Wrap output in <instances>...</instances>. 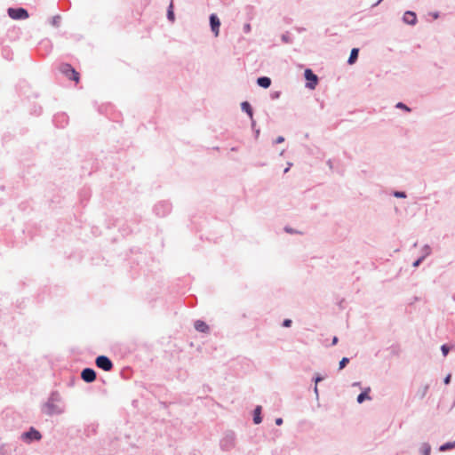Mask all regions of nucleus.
<instances>
[{
  "label": "nucleus",
  "instance_id": "nucleus-10",
  "mask_svg": "<svg viewBox=\"0 0 455 455\" xmlns=\"http://www.w3.org/2000/svg\"><path fill=\"white\" fill-rule=\"evenodd\" d=\"M81 379L86 383H92L96 379V371L92 368H84L81 372Z\"/></svg>",
  "mask_w": 455,
  "mask_h": 455
},
{
  "label": "nucleus",
  "instance_id": "nucleus-42",
  "mask_svg": "<svg viewBox=\"0 0 455 455\" xmlns=\"http://www.w3.org/2000/svg\"><path fill=\"white\" fill-rule=\"evenodd\" d=\"M383 0H377L375 4H372V7L378 6Z\"/></svg>",
  "mask_w": 455,
  "mask_h": 455
},
{
  "label": "nucleus",
  "instance_id": "nucleus-19",
  "mask_svg": "<svg viewBox=\"0 0 455 455\" xmlns=\"http://www.w3.org/2000/svg\"><path fill=\"white\" fill-rule=\"evenodd\" d=\"M455 449V441L447 442L439 447V451L442 452Z\"/></svg>",
  "mask_w": 455,
  "mask_h": 455
},
{
  "label": "nucleus",
  "instance_id": "nucleus-21",
  "mask_svg": "<svg viewBox=\"0 0 455 455\" xmlns=\"http://www.w3.org/2000/svg\"><path fill=\"white\" fill-rule=\"evenodd\" d=\"M395 108L398 109L404 110L405 112H408V113H410L411 111V108L410 107H408L406 104H404L403 102L396 103Z\"/></svg>",
  "mask_w": 455,
  "mask_h": 455
},
{
  "label": "nucleus",
  "instance_id": "nucleus-30",
  "mask_svg": "<svg viewBox=\"0 0 455 455\" xmlns=\"http://www.w3.org/2000/svg\"><path fill=\"white\" fill-rule=\"evenodd\" d=\"M251 29V24L245 23L243 25V30L244 33H246V34L250 33Z\"/></svg>",
  "mask_w": 455,
  "mask_h": 455
},
{
  "label": "nucleus",
  "instance_id": "nucleus-34",
  "mask_svg": "<svg viewBox=\"0 0 455 455\" xmlns=\"http://www.w3.org/2000/svg\"><path fill=\"white\" fill-rule=\"evenodd\" d=\"M283 141H284V138H283V136H278V137L275 140L274 143H275V144H279V143H283Z\"/></svg>",
  "mask_w": 455,
  "mask_h": 455
},
{
  "label": "nucleus",
  "instance_id": "nucleus-6",
  "mask_svg": "<svg viewBox=\"0 0 455 455\" xmlns=\"http://www.w3.org/2000/svg\"><path fill=\"white\" fill-rule=\"evenodd\" d=\"M60 70L62 74H64L70 80L78 82L79 74L76 71V69L68 63L61 64L60 67Z\"/></svg>",
  "mask_w": 455,
  "mask_h": 455
},
{
  "label": "nucleus",
  "instance_id": "nucleus-35",
  "mask_svg": "<svg viewBox=\"0 0 455 455\" xmlns=\"http://www.w3.org/2000/svg\"><path fill=\"white\" fill-rule=\"evenodd\" d=\"M314 380L315 382V384H317L318 382H321L322 380H323V377L320 376L319 374H317L315 378H314Z\"/></svg>",
  "mask_w": 455,
  "mask_h": 455
},
{
  "label": "nucleus",
  "instance_id": "nucleus-41",
  "mask_svg": "<svg viewBox=\"0 0 455 455\" xmlns=\"http://www.w3.org/2000/svg\"><path fill=\"white\" fill-rule=\"evenodd\" d=\"M338 340H339V339H338V338H337L336 336H335V337H333V339H332V342H331V345H332V346L336 345V344L338 343Z\"/></svg>",
  "mask_w": 455,
  "mask_h": 455
},
{
  "label": "nucleus",
  "instance_id": "nucleus-22",
  "mask_svg": "<svg viewBox=\"0 0 455 455\" xmlns=\"http://www.w3.org/2000/svg\"><path fill=\"white\" fill-rule=\"evenodd\" d=\"M430 253H431V248L429 245L426 244L422 248V255L420 257H424V259H425L426 257H427Z\"/></svg>",
  "mask_w": 455,
  "mask_h": 455
},
{
  "label": "nucleus",
  "instance_id": "nucleus-39",
  "mask_svg": "<svg viewBox=\"0 0 455 455\" xmlns=\"http://www.w3.org/2000/svg\"><path fill=\"white\" fill-rule=\"evenodd\" d=\"M275 424H276L277 426H281V425L283 424V419H282V418H277V419H275Z\"/></svg>",
  "mask_w": 455,
  "mask_h": 455
},
{
  "label": "nucleus",
  "instance_id": "nucleus-11",
  "mask_svg": "<svg viewBox=\"0 0 455 455\" xmlns=\"http://www.w3.org/2000/svg\"><path fill=\"white\" fill-rule=\"evenodd\" d=\"M403 21L408 25L414 26L418 21L416 13L411 11H406L403 16Z\"/></svg>",
  "mask_w": 455,
  "mask_h": 455
},
{
  "label": "nucleus",
  "instance_id": "nucleus-23",
  "mask_svg": "<svg viewBox=\"0 0 455 455\" xmlns=\"http://www.w3.org/2000/svg\"><path fill=\"white\" fill-rule=\"evenodd\" d=\"M11 451V448L7 444H2L0 446V455H7Z\"/></svg>",
  "mask_w": 455,
  "mask_h": 455
},
{
  "label": "nucleus",
  "instance_id": "nucleus-44",
  "mask_svg": "<svg viewBox=\"0 0 455 455\" xmlns=\"http://www.w3.org/2000/svg\"><path fill=\"white\" fill-rule=\"evenodd\" d=\"M251 120V127L253 128L255 126V121L253 120V118Z\"/></svg>",
  "mask_w": 455,
  "mask_h": 455
},
{
  "label": "nucleus",
  "instance_id": "nucleus-43",
  "mask_svg": "<svg viewBox=\"0 0 455 455\" xmlns=\"http://www.w3.org/2000/svg\"><path fill=\"white\" fill-rule=\"evenodd\" d=\"M314 391H315V394L316 395V396H318V387H317V384H315V387H314Z\"/></svg>",
  "mask_w": 455,
  "mask_h": 455
},
{
  "label": "nucleus",
  "instance_id": "nucleus-18",
  "mask_svg": "<svg viewBox=\"0 0 455 455\" xmlns=\"http://www.w3.org/2000/svg\"><path fill=\"white\" fill-rule=\"evenodd\" d=\"M167 19L169 21L171 22H174L175 20V14H174V11H173V2L172 0L171 1L169 6H168V9H167Z\"/></svg>",
  "mask_w": 455,
  "mask_h": 455
},
{
  "label": "nucleus",
  "instance_id": "nucleus-37",
  "mask_svg": "<svg viewBox=\"0 0 455 455\" xmlns=\"http://www.w3.org/2000/svg\"><path fill=\"white\" fill-rule=\"evenodd\" d=\"M279 95H280V92H275L271 94V97H272V99L275 100V99H278Z\"/></svg>",
  "mask_w": 455,
  "mask_h": 455
},
{
  "label": "nucleus",
  "instance_id": "nucleus-17",
  "mask_svg": "<svg viewBox=\"0 0 455 455\" xmlns=\"http://www.w3.org/2000/svg\"><path fill=\"white\" fill-rule=\"evenodd\" d=\"M358 54H359V49L358 48H353L351 50V52H350V55L348 57L347 63L349 65H352V64L355 63V61L358 59Z\"/></svg>",
  "mask_w": 455,
  "mask_h": 455
},
{
  "label": "nucleus",
  "instance_id": "nucleus-29",
  "mask_svg": "<svg viewBox=\"0 0 455 455\" xmlns=\"http://www.w3.org/2000/svg\"><path fill=\"white\" fill-rule=\"evenodd\" d=\"M424 260V257H419L418 259H416L413 263H412V267H418L421 263L422 261Z\"/></svg>",
  "mask_w": 455,
  "mask_h": 455
},
{
  "label": "nucleus",
  "instance_id": "nucleus-16",
  "mask_svg": "<svg viewBox=\"0 0 455 455\" xmlns=\"http://www.w3.org/2000/svg\"><path fill=\"white\" fill-rule=\"evenodd\" d=\"M241 108L243 112H245L251 119L253 116V110L251 104L248 101H243L241 103Z\"/></svg>",
  "mask_w": 455,
  "mask_h": 455
},
{
  "label": "nucleus",
  "instance_id": "nucleus-15",
  "mask_svg": "<svg viewBox=\"0 0 455 455\" xmlns=\"http://www.w3.org/2000/svg\"><path fill=\"white\" fill-rule=\"evenodd\" d=\"M253 422L258 425L262 422L261 406L258 405L253 411Z\"/></svg>",
  "mask_w": 455,
  "mask_h": 455
},
{
  "label": "nucleus",
  "instance_id": "nucleus-8",
  "mask_svg": "<svg viewBox=\"0 0 455 455\" xmlns=\"http://www.w3.org/2000/svg\"><path fill=\"white\" fill-rule=\"evenodd\" d=\"M304 77L307 80L306 87L314 90L318 84V76L310 68H307L304 72Z\"/></svg>",
  "mask_w": 455,
  "mask_h": 455
},
{
  "label": "nucleus",
  "instance_id": "nucleus-1",
  "mask_svg": "<svg viewBox=\"0 0 455 455\" xmlns=\"http://www.w3.org/2000/svg\"><path fill=\"white\" fill-rule=\"evenodd\" d=\"M43 413L48 416L59 415L64 412L62 398L58 391H52L47 401L42 406Z\"/></svg>",
  "mask_w": 455,
  "mask_h": 455
},
{
  "label": "nucleus",
  "instance_id": "nucleus-26",
  "mask_svg": "<svg viewBox=\"0 0 455 455\" xmlns=\"http://www.w3.org/2000/svg\"><path fill=\"white\" fill-rule=\"evenodd\" d=\"M393 196L396 198H406L407 195L404 191H394Z\"/></svg>",
  "mask_w": 455,
  "mask_h": 455
},
{
  "label": "nucleus",
  "instance_id": "nucleus-47",
  "mask_svg": "<svg viewBox=\"0 0 455 455\" xmlns=\"http://www.w3.org/2000/svg\"><path fill=\"white\" fill-rule=\"evenodd\" d=\"M434 17L437 18L438 17V13L434 14Z\"/></svg>",
  "mask_w": 455,
  "mask_h": 455
},
{
  "label": "nucleus",
  "instance_id": "nucleus-4",
  "mask_svg": "<svg viewBox=\"0 0 455 455\" xmlns=\"http://www.w3.org/2000/svg\"><path fill=\"white\" fill-rule=\"evenodd\" d=\"M7 13L9 17L12 18V20H25L29 16L28 12L22 7H10L7 9Z\"/></svg>",
  "mask_w": 455,
  "mask_h": 455
},
{
  "label": "nucleus",
  "instance_id": "nucleus-27",
  "mask_svg": "<svg viewBox=\"0 0 455 455\" xmlns=\"http://www.w3.org/2000/svg\"><path fill=\"white\" fill-rule=\"evenodd\" d=\"M60 16L56 15L52 18V26L58 28L60 26Z\"/></svg>",
  "mask_w": 455,
  "mask_h": 455
},
{
  "label": "nucleus",
  "instance_id": "nucleus-28",
  "mask_svg": "<svg viewBox=\"0 0 455 455\" xmlns=\"http://www.w3.org/2000/svg\"><path fill=\"white\" fill-rule=\"evenodd\" d=\"M441 351H442L443 356H446L449 354L450 347L447 344H443L441 347Z\"/></svg>",
  "mask_w": 455,
  "mask_h": 455
},
{
  "label": "nucleus",
  "instance_id": "nucleus-33",
  "mask_svg": "<svg viewBox=\"0 0 455 455\" xmlns=\"http://www.w3.org/2000/svg\"><path fill=\"white\" fill-rule=\"evenodd\" d=\"M284 230H285L286 233H289V234H302V232H299L297 229L287 228V229H284Z\"/></svg>",
  "mask_w": 455,
  "mask_h": 455
},
{
  "label": "nucleus",
  "instance_id": "nucleus-38",
  "mask_svg": "<svg viewBox=\"0 0 455 455\" xmlns=\"http://www.w3.org/2000/svg\"><path fill=\"white\" fill-rule=\"evenodd\" d=\"M291 165H292V164H291V163H288V164H287V167H285V169H284L283 172H284V173H287V172H289L290 168L291 167Z\"/></svg>",
  "mask_w": 455,
  "mask_h": 455
},
{
  "label": "nucleus",
  "instance_id": "nucleus-45",
  "mask_svg": "<svg viewBox=\"0 0 455 455\" xmlns=\"http://www.w3.org/2000/svg\"><path fill=\"white\" fill-rule=\"evenodd\" d=\"M255 134H256V137H258L259 134V130H256Z\"/></svg>",
  "mask_w": 455,
  "mask_h": 455
},
{
  "label": "nucleus",
  "instance_id": "nucleus-2",
  "mask_svg": "<svg viewBox=\"0 0 455 455\" xmlns=\"http://www.w3.org/2000/svg\"><path fill=\"white\" fill-rule=\"evenodd\" d=\"M235 434L232 430H228L224 433L223 437L220 439V446L221 450L228 451L235 445Z\"/></svg>",
  "mask_w": 455,
  "mask_h": 455
},
{
  "label": "nucleus",
  "instance_id": "nucleus-7",
  "mask_svg": "<svg viewBox=\"0 0 455 455\" xmlns=\"http://www.w3.org/2000/svg\"><path fill=\"white\" fill-rule=\"evenodd\" d=\"M95 364L98 368L105 371H110L114 367L112 361L106 355L97 356L95 359Z\"/></svg>",
  "mask_w": 455,
  "mask_h": 455
},
{
  "label": "nucleus",
  "instance_id": "nucleus-13",
  "mask_svg": "<svg viewBox=\"0 0 455 455\" xmlns=\"http://www.w3.org/2000/svg\"><path fill=\"white\" fill-rule=\"evenodd\" d=\"M371 391L370 387L365 388L363 392H361L356 398L358 403H363L365 400H371V396L369 395V392Z\"/></svg>",
  "mask_w": 455,
  "mask_h": 455
},
{
  "label": "nucleus",
  "instance_id": "nucleus-36",
  "mask_svg": "<svg viewBox=\"0 0 455 455\" xmlns=\"http://www.w3.org/2000/svg\"><path fill=\"white\" fill-rule=\"evenodd\" d=\"M451 375H450V374H449V375H447V376L444 378V379H443L444 384H445V385L450 384V382H451Z\"/></svg>",
  "mask_w": 455,
  "mask_h": 455
},
{
  "label": "nucleus",
  "instance_id": "nucleus-14",
  "mask_svg": "<svg viewBox=\"0 0 455 455\" xmlns=\"http://www.w3.org/2000/svg\"><path fill=\"white\" fill-rule=\"evenodd\" d=\"M195 329L199 332H207L209 331V326L204 321L197 320L195 322Z\"/></svg>",
  "mask_w": 455,
  "mask_h": 455
},
{
  "label": "nucleus",
  "instance_id": "nucleus-32",
  "mask_svg": "<svg viewBox=\"0 0 455 455\" xmlns=\"http://www.w3.org/2000/svg\"><path fill=\"white\" fill-rule=\"evenodd\" d=\"M428 388H429V386L428 385H425L422 388V393H421V398H423L426 394L427 393L428 391Z\"/></svg>",
  "mask_w": 455,
  "mask_h": 455
},
{
  "label": "nucleus",
  "instance_id": "nucleus-31",
  "mask_svg": "<svg viewBox=\"0 0 455 455\" xmlns=\"http://www.w3.org/2000/svg\"><path fill=\"white\" fill-rule=\"evenodd\" d=\"M291 323L292 321L291 319H284L283 322V326L288 328L291 326Z\"/></svg>",
  "mask_w": 455,
  "mask_h": 455
},
{
  "label": "nucleus",
  "instance_id": "nucleus-46",
  "mask_svg": "<svg viewBox=\"0 0 455 455\" xmlns=\"http://www.w3.org/2000/svg\"><path fill=\"white\" fill-rule=\"evenodd\" d=\"M359 385H360L359 382H355V383L353 384V386H355V387H358Z\"/></svg>",
  "mask_w": 455,
  "mask_h": 455
},
{
  "label": "nucleus",
  "instance_id": "nucleus-9",
  "mask_svg": "<svg viewBox=\"0 0 455 455\" xmlns=\"http://www.w3.org/2000/svg\"><path fill=\"white\" fill-rule=\"evenodd\" d=\"M210 21V27L212 32L214 34L215 36H218L220 34V20L216 13H212L209 17Z\"/></svg>",
  "mask_w": 455,
  "mask_h": 455
},
{
  "label": "nucleus",
  "instance_id": "nucleus-12",
  "mask_svg": "<svg viewBox=\"0 0 455 455\" xmlns=\"http://www.w3.org/2000/svg\"><path fill=\"white\" fill-rule=\"evenodd\" d=\"M257 84L259 87L267 89L271 85V79L268 76H259L257 79Z\"/></svg>",
  "mask_w": 455,
  "mask_h": 455
},
{
  "label": "nucleus",
  "instance_id": "nucleus-25",
  "mask_svg": "<svg viewBox=\"0 0 455 455\" xmlns=\"http://www.w3.org/2000/svg\"><path fill=\"white\" fill-rule=\"evenodd\" d=\"M281 39L285 44H291V37L289 35V33L283 34L281 36Z\"/></svg>",
  "mask_w": 455,
  "mask_h": 455
},
{
  "label": "nucleus",
  "instance_id": "nucleus-40",
  "mask_svg": "<svg viewBox=\"0 0 455 455\" xmlns=\"http://www.w3.org/2000/svg\"><path fill=\"white\" fill-rule=\"evenodd\" d=\"M327 165L329 166V168H330V169H332V168H333V164H332V162H331V159H329V160L327 161Z\"/></svg>",
  "mask_w": 455,
  "mask_h": 455
},
{
  "label": "nucleus",
  "instance_id": "nucleus-5",
  "mask_svg": "<svg viewBox=\"0 0 455 455\" xmlns=\"http://www.w3.org/2000/svg\"><path fill=\"white\" fill-rule=\"evenodd\" d=\"M42 438L41 433L36 430L35 427H31L28 431L24 432L21 435V439L26 443H32L35 441H39Z\"/></svg>",
  "mask_w": 455,
  "mask_h": 455
},
{
  "label": "nucleus",
  "instance_id": "nucleus-3",
  "mask_svg": "<svg viewBox=\"0 0 455 455\" xmlns=\"http://www.w3.org/2000/svg\"><path fill=\"white\" fill-rule=\"evenodd\" d=\"M172 211V204L168 200L157 202L153 208L154 213L158 217H164Z\"/></svg>",
  "mask_w": 455,
  "mask_h": 455
},
{
  "label": "nucleus",
  "instance_id": "nucleus-24",
  "mask_svg": "<svg viewBox=\"0 0 455 455\" xmlns=\"http://www.w3.org/2000/svg\"><path fill=\"white\" fill-rule=\"evenodd\" d=\"M349 363V358L347 357H343L340 361H339V370H342L344 369L347 364Z\"/></svg>",
  "mask_w": 455,
  "mask_h": 455
},
{
  "label": "nucleus",
  "instance_id": "nucleus-20",
  "mask_svg": "<svg viewBox=\"0 0 455 455\" xmlns=\"http://www.w3.org/2000/svg\"><path fill=\"white\" fill-rule=\"evenodd\" d=\"M419 452L422 455H430L431 453V446L428 443H423L419 448Z\"/></svg>",
  "mask_w": 455,
  "mask_h": 455
}]
</instances>
